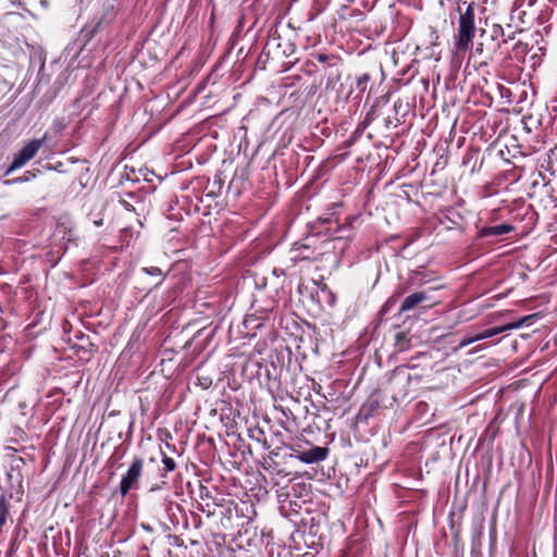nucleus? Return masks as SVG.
<instances>
[{"label":"nucleus","mask_w":557,"mask_h":557,"mask_svg":"<svg viewBox=\"0 0 557 557\" xmlns=\"http://www.w3.org/2000/svg\"><path fill=\"white\" fill-rule=\"evenodd\" d=\"M144 271L149 274V275H153V276H160L162 275V271L161 269L157 268V267H150V268H144Z\"/></svg>","instance_id":"obj_13"},{"label":"nucleus","mask_w":557,"mask_h":557,"mask_svg":"<svg viewBox=\"0 0 557 557\" xmlns=\"http://www.w3.org/2000/svg\"><path fill=\"white\" fill-rule=\"evenodd\" d=\"M513 230V226L510 224H499L494 226H484L479 231L480 237H491V236H502L507 234Z\"/></svg>","instance_id":"obj_6"},{"label":"nucleus","mask_w":557,"mask_h":557,"mask_svg":"<svg viewBox=\"0 0 557 557\" xmlns=\"http://www.w3.org/2000/svg\"><path fill=\"white\" fill-rule=\"evenodd\" d=\"M162 463L164 466V470L166 472H172L175 470L176 468V463L175 461L173 460V458L166 456L165 454H163L162 456Z\"/></svg>","instance_id":"obj_10"},{"label":"nucleus","mask_w":557,"mask_h":557,"mask_svg":"<svg viewBox=\"0 0 557 557\" xmlns=\"http://www.w3.org/2000/svg\"><path fill=\"white\" fill-rule=\"evenodd\" d=\"M536 318H537L536 313L529 314V315L522 317L521 319H519V320H517L515 322L507 323L506 327H507L508 331L517 330V329H520V327H522L524 325L530 324Z\"/></svg>","instance_id":"obj_9"},{"label":"nucleus","mask_w":557,"mask_h":557,"mask_svg":"<svg viewBox=\"0 0 557 557\" xmlns=\"http://www.w3.org/2000/svg\"><path fill=\"white\" fill-rule=\"evenodd\" d=\"M144 460L135 457L126 473L120 482V494L125 496L132 488H137L138 481L141 476Z\"/></svg>","instance_id":"obj_3"},{"label":"nucleus","mask_w":557,"mask_h":557,"mask_svg":"<svg viewBox=\"0 0 557 557\" xmlns=\"http://www.w3.org/2000/svg\"><path fill=\"white\" fill-rule=\"evenodd\" d=\"M368 407H369V412H368V414H371V413H372V411H373L374 409H376V408H377V403H376V401H369L368 404H366V405L362 407V410H366Z\"/></svg>","instance_id":"obj_15"},{"label":"nucleus","mask_w":557,"mask_h":557,"mask_svg":"<svg viewBox=\"0 0 557 557\" xmlns=\"http://www.w3.org/2000/svg\"><path fill=\"white\" fill-rule=\"evenodd\" d=\"M429 300H431V296L428 290L412 293L403 300L399 312L403 313L410 311L422 302Z\"/></svg>","instance_id":"obj_4"},{"label":"nucleus","mask_w":557,"mask_h":557,"mask_svg":"<svg viewBox=\"0 0 557 557\" xmlns=\"http://www.w3.org/2000/svg\"><path fill=\"white\" fill-rule=\"evenodd\" d=\"M29 180H30V176L23 175V176H18V177L12 178V180L4 181V185L25 183V182H28Z\"/></svg>","instance_id":"obj_12"},{"label":"nucleus","mask_w":557,"mask_h":557,"mask_svg":"<svg viewBox=\"0 0 557 557\" xmlns=\"http://www.w3.org/2000/svg\"><path fill=\"white\" fill-rule=\"evenodd\" d=\"M370 75L368 73H364L362 75H360L358 78H357V88L360 90V91H364L366 88H367V85L370 81Z\"/></svg>","instance_id":"obj_11"},{"label":"nucleus","mask_w":557,"mask_h":557,"mask_svg":"<svg viewBox=\"0 0 557 557\" xmlns=\"http://www.w3.org/2000/svg\"><path fill=\"white\" fill-rule=\"evenodd\" d=\"M475 342H478V341H476V339H474V336L466 337V338H463V339L460 342L459 346H460V347H466V346H468V345H470V344H472V343H475Z\"/></svg>","instance_id":"obj_14"},{"label":"nucleus","mask_w":557,"mask_h":557,"mask_svg":"<svg viewBox=\"0 0 557 557\" xmlns=\"http://www.w3.org/2000/svg\"><path fill=\"white\" fill-rule=\"evenodd\" d=\"M466 9L462 11L461 7H458L459 18L458 29L454 36V48L456 54H463L471 46L475 36V7L474 3H467Z\"/></svg>","instance_id":"obj_1"},{"label":"nucleus","mask_w":557,"mask_h":557,"mask_svg":"<svg viewBox=\"0 0 557 557\" xmlns=\"http://www.w3.org/2000/svg\"><path fill=\"white\" fill-rule=\"evenodd\" d=\"M506 331H508L507 327H506V324H504L502 326L491 327L488 330H485V331L474 335V339H476L479 342V341H482V339H486V338L493 337V336L498 335V334H500L503 332H506Z\"/></svg>","instance_id":"obj_8"},{"label":"nucleus","mask_w":557,"mask_h":557,"mask_svg":"<svg viewBox=\"0 0 557 557\" xmlns=\"http://www.w3.org/2000/svg\"><path fill=\"white\" fill-rule=\"evenodd\" d=\"M293 250L297 252L298 257L305 260L314 259L312 252L310 251V245L304 243H295L293 246Z\"/></svg>","instance_id":"obj_7"},{"label":"nucleus","mask_w":557,"mask_h":557,"mask_svg":"<svg viewBox=\"0 0 557 557\" xmlns=\"http://www.w3.org/2000/svg\"><path fill=\"white\" fill-rule=\"evenodd\" d=\"M327 448L315 446L308 450L301 451L297 458L304 463H315L322 461L327 456Z\"/></svg>","instance_id":"obj_5"},{"label":"nucleus","mask_w":557,"mask_h":557,"mask_svg":"<svg viewBox=\"0 0 557 557\" xmlns=\"http://www.w3.org/2000/svg\"><path fill=\"white\" fill-rule=\"evenodd\" d=\"M327 59H329V57L326 54H322V53L317 57V60L319 62H325Z\"/></svg>","instance_id":"obj_16"},{"label":"nucleus","mask_w":557,"mask_h":557,"mask_svg":"<svg viewBox=\"0 0 557 557\" xmlns=\"http://www.w3.org/2000/svg\"><path fill=\"white\" fill-rule=\"evenodd\" d=\"M45 143V137L39 139H33L26 144L14 157L11 165L5 171V175L11 174L13 171L22 168L29 160H32Z\"/></svg>","instance_id":"obj_2"}]
</instances>
